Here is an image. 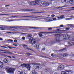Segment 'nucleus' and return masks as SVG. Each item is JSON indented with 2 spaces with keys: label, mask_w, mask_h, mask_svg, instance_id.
I'll use <instances>...</instances> for the list:
<instances>
[{
  "label": "nucleus",
  "mask_w": 74,
  "mask_h": 74,
  "mask_svg": "<svg viewBox=\"0 0 74 74\" xmlns=\"http://www.w3.org/2000/svg\"><path fill=\"white\" fill-rule=\"evenodd\" d=\"M55 16L54 14H52L51 15L52 17H54Z\"/></svg>",
  "instance_id": "6e6d98bb"
},
{
  "label": "nucleus",
  "mask_w": 74,
  "mask_h": 74,
  "mask_svg": "<svg viewBox=\"0 0 74 74\" xmlns=\"http://www.w3.org/2000/svg\"><path fill=\"white\" fill-rule=\"evenodd\" d=\"M18 16H12V17H18Z\"/></svg>",
  "instance_id": "f704fd0d"
},
{
  "label": "nucleus",
  "mask_w": 74,
  "mask_h": 74,
  "mask_svg": "<svg viewBox=\"0 0 74 74\" xmlns=\"http://www.w3.org/2000/svg\"><path fill=\"white\" fill-rule=\"evenodd\" d=\"M42 12H35V13H41Z\"/></svg>",
  "instance_id": "338daca9"
},
{
  "label": "nucleus",
  "mask_w": 74,
  "mask_h": 74,
  "mask_svg": "<svg viewBox=\"0 0 74 74\" xmlns=\"http://www.w3.org/2000/svg\"><path fill=\"white\" fill-rule=\"evenodd\" d=\"M49 4H50V3H47L46 2L45 5H46V6H47L48 5H49Z\"/></svg>",
  "instance_id": "c756f323"
},
{
  "label": "nucleus",
  "mask_w": 74,
  "mask_h": 74,
  "mask_svg": "<svg viewBox=\"0 0 74 74\" xmlns=\"http://www.w3.org/2000/svg\"><path fill=\"white\" fill-rule=\"evenodd\" d=\"M52 28L51 27H49V28H48V30H52Z\"/></svg>",
  "instance_id": "49530a36"
},
{
  "label": "nucleus",
  "mask_w": 74,
  "mask_h": 74,
  "mask_svg": "<svg viewBox=\"0 0 74 74\" xmlns=\"http://www.w3.org/2000/svg\"><path fill=\"white\" fill-rule=\"evenodd\" d=\"M5 30V27H2V29H1V30Z\"/></svg>",
  "instance_id": "bb28decb"
},
{
  "label": "nucleus",
  "mask_w": 74,
  "mask_h": 74,
  "mask_svg": "<svg viewBox=\"0 0 74 74\" xmlns=\"http://www.w3.org/2000/svg\"><path fill=\"white\" fill-rule=\"evenodd\" d=\"M26 54H27L26 55V56H30V55H32V54L30 53H26Z\"/></svg>",
  "instance_id": "7c9ffc66"
},
{
  "label": "nucleus",
  "mask_w": 74,
  "mask_h": 74,
  "mask_svg": "<svg viewBox=\"0 0 74 74\" xmlns=\"http://www.w3.org/2000/svg\"><path fill=\"white\" fill-rule=\"evenodd\" d=\"M3 39L2 38H0V40H1V41H3Z\"/></svg>",
  "instance_id": "864d4df0"
},
{
  "label": "nucleus",
  "mask_w": 74,
  "mask_h": 74,
  "mask_svg": "<svg viewBox=\"0 0 74 74\" xmlns=\"http://www.w3.org/2000/svg\"><path fill=\"white\" fill-rule=\"evenodd\" d=\"M34 15L28 16V17H34Z\"/></svg>",
  "instance_id": "09e8293b"
},
{
  "label": "nucleus",
  "mask_w": 74,
  "mask_h": 74,
  "mask_svg": "<svg viewBox=\"0 0 74 74\" xmlns=\"http://www.w3.org/2000/svg\"><path fill=\"white\" fill-rule=\"evenodd\" d=\"M7 53H9V54H13V53L11 52H7Z\"/></svg>",
  "instance_id": "a19ab883"
},
{
  "label": "nucleus",
  "mask_w": 74,
  "mask_h": 74,
  "mask_svg": "<svg viewBox=\"0 0 74 74\" xmlns=\"http://www.w3.org/2000/svg\"><path fill=\"white\" fill-rule=\"evenodd\" d=\"M69 3L70 4H73V1H72V0H71L70 1H69Z\"/></svg>",
  "instance_id": "e433bc0d"
},
{
  "label": "nucleus",
  "mask_w": 74,
  "mask_h": 74,
  "mask_svg": "<svg viewBox=\"0 0 74 74\" xmlns=\"http://www.w3.org/2000/svg\"><path fill=\"white\" fill-rule=\"evenodd\" d=\"M6 70L8 73L14 74V71L15 70V69L8 67L6 68Z\"/></svg>",
  "instance_id": "f257e3e1"
},
{
  "label": "nucleus",
  "mask_w": 74,
  "mask_h": 74,
  "mask_svg": "<svg viewBox=\"0 0 74 74\" xmlns=\"http://www.w3.org/2000/svg\"><path fill=\"white\" fill-rule=\"evenodd\" d=\"M23 48H24L25 49H28V50H30V51H33V50L32 49L29 48H26V47H28L27 45H26L24 44L23 45Z\"/></svg>",
  "instance_id": "1a4fd4ad"
},
{
  "label": "nucleus",
  "mask_w": 74,
  "mask_h": 74,
  "mask_svg": "<svg viewBox=\"0 0 74 74\" xmlns=\"http://www.w3.org/2000/svg\"><path fill=\"white\" fill-rule=\"evenodd\" d=\"M40 2H41V0H36L35 1L31 2L30 4L29 3V4L30 5H36V4L38 5L39 3H40Z\"/></svg>",
  "instance_id": "f03ea898"
},
{
  "label": "nucleus",
  "mask_w": 74,
  "mask_h": 74,
  "mask_svg": "<svg viewBox=\"0 0 74 74\" xmlns=\"http://www.w3.org/2000/svg\"><path fill=\"white\" fill-rule=\"evenodd\" d=\"M4 63H7V62H8V60L6 58L4 59Z\"/></svg>",
  "instance_id": "6ab92c4d"
},
{
  "label": "nucleus",
  "mask_w": 74,
  "mask_h": 74,
  "mask_svg": "<svg viewBox=\"0 0 74 74\" xmlns=\"http://www.w3.org/2000/svg\"><path fill=\"white\" fill-rule=\"evenodd\" d=\"M39 36L40 37H41L43 36V35H42V34L41 32L39 33Z\"/></svg>",
  "instance_id": "393cba45"
},
{
  "label": "nucleus",
  "mask_w": 74,
  "mask_h": 74,
  "mask_svg": "<svg viewBox=\"0 0 74 74\" xmlns=\"http://www.w3.org/2000/svg\"><path fill=\"white\" fill-rule=\"evenodd\" d=\"M6 27L8 28V30H12L13 31L15 30L14 29H12L11 28H16L17 27L16 26H7Z\"/></svg>",
  "instance_id": "39448f33"
},
{
  "label": "nucleus",
  "mask_w": 74,
  "mask_h": 74,
  "mask_svg": "<svg viewBox=\"0 0 74 74\" xmlns=\"http://www.w3.org/2000/svg\"><path fill=\"white\" fill-rule=\"evenodd\" d=\"M45 20H51V18L49 17H47L45 18Z\"/></svg>",
  "instance_id": "a878e982"
},
{
  "label": "nucleus",
  "mask_w": 74,
  "mask_h": 74,
  "mask_svg": "<svg viewBox=\"0 0 74 74\" xmlns=\"http://www.w3.org/2000/svg\"><path fill=\"white\" fill-rule=\"evenodd\" d=\"M21 66L22 67H25L27 68L28 70H30L31 66H30V65L28 64H22Z\"/></svg>",
  "instance_id": "7ed1b4c3"
},
{
  "label": "nucleus",
  "mask_w": 74,
  "mask_h": 74,
  "mask_svg": "<svg viewBox=\"0 0 74 74\" xmlns=\"http://www.w3.org/2000/svg\"><path fill=\"white\" fill-rule=\"evenodd\" d=\"M53 21H56V18H53Z\"/></svg>",
  "instance_id": "4d7b16f0"
},
{
  "label": "nucleus",
  "mask_w": 74,
  "mask_h": 74,
  "mask_svg": "<svg viewBox=\"0 0 74 74\" xmlns=\"http://www.w3.org/2000/svg\"><path fill=\"white\" fill-rule=\"evenodd\" d=\"M5 46H6V47H8L9 48V49H12V47H10L8 45H5Z\"/></svg>",
  "instance_id": "c85d7f7f"
},
{
  "label": "nucleus",
  "mask_w": 74,
  "mask_h": 74,
  "mask_svg": "<svg viewBox=\"0 0 74 74\" xmlns=\"http://www.w3.org/2000/svg\"><path fill=\"white\" fill-rule=\"evenodd\" d=\"M71 41H74V38L73 39V38H71Z\"/></svg>",
  "instance_id": "de8ad7c7"
},
{
  "label": "nucleus",
  "mask_w": 74,
  "mask_h": 74,
  "mask_svg": "<svg viewBox=\"0 0 74 74\" xmlns=\"http://www.w3.org/2000/svg\"><path fill=\"white\" fill-rule=\"evenodd\" d=\"M13 45H14V46H17V45L16 44L14 43L13 44Z\"/></svg>",
  "instance_id": "3c124183"
},
{
  "label": "nucleus",
  "mask_w": 74,
  "mask_h": 74,
  "mask_svg": "<svg viewBox=\"0 0 74 74\" xmlns=\"http://www.w3.org/2000/svg\"><path fill=\"white\" fill-rule=\"evenodd\" d=\"M71 8H72L73 9H72V10H74V7H71Z\"/></svg>",
  "instance_id": "5fc2aeb1"
},
{
  "label": "nucleus",
  "mask_w": 74,
  "mask_h": 74,
  "mask_svg": "<svg viewBox=\"0 0 74 74\" xmlns=\"http://www.w3.org/2000/svg\"><path fill=\"white\" fill-rule=\"evenodd\" d=\"M58 35H59V37H62V34H55V36H57Z\"/></svg>",
  "instance_id": "4be33fe9"
},
{
  "label": "nucleus",
  "mask_w": 74,
  "mask_h": 74,
  "mask_svg": "<svg viewBox=\"0 0 74 74\" xmlns=\"http://www.w3.org/2000/svg\"><path fill=\"white\" fill-rule=\"evenodd\" d=\"M70 0H62V2L63 3H67Z\"/></svg>",
  "instance_id": "9b49d317"
},
{
  "label": "nucleus",
  "mask_w": 74,
  "mask_h": 74,
  "mask_svg": "<svg viewBox=\"0 0 74 74\" xmlns=\"http://www.w3.org/2000/svg\"><path fill=\"white\" fill-rule=\"evenodd\" d=\"M21 5H25V3H24V2H22L21 3Z\"/></svg>",
  "instance_id": "a18cd8bd"
},
{
  "label": "nucleus",
  "mask_w": 74,
  "mask_h": 74,
  "mask_svg": "<svg viewBox=\"0 0 74 74\" xmlns=\"http://www.w3.org/2000/svg\"><path fill=\"white\" fill-rule=\"evenodd\" d=\"M60 33V32H55V33H56V34H57L58 33Z\"/></svg>",
  "instance_id": "13d9d810"
},
{
  "label": "nucleus",
  "mask_w": 74,
  "mask_h": 74,
  "mask_svg": "<svg viewBox=\"0 0 74 74\" xmlns=\"http://www.w3.org/2000/svg\"><path fill=\"white\" fill-rule=\"evenodd\" d=\"M3 63L0 61V68L1 69V68H3Z\"/></svg>",
  "instance_id": "ddd939ff"
},
{
  "label": "nucleus",
  "mask_w": 74,
  "mask_h": 74,
  "mask_svg": "<svg viewBox=\"0 0 74 74\" xmlns=\"http://www.w3.org/2000/svg\"><path fill=\"white\" fill-rule=\"evenodd\" d=\"M65 29L66 30H70V28H66Z\"/></svg>",
  "instance_id": "603ef678"
},
{
  "label": "nucleus",
  "mask_w": 74,
  "mask_h": 74,
  "mask_svg": "<svg viewBox=\"0 0 74 74\" xmlns=\"http://www.w3.org/2000/svg\"><path fill=\"white\" fill-rule=\"evenodd\" d=\"M51 56H52V57H53L54 56H53V53L51 54Z\"/></svg>",
  "instance_id": "680f3d73"
},
{
  "label": "nucleus",
  "mask_w": 74,
  "mask_h": 74,
  "mask_svg": "<svg viewBox=\"0 0 74 74\" xmlns=\"http://www.w3.org/2000/svg\"><path fill=\"white\" fill-rule=\"evenodd\" d=\"M67 26H73V25L72 24H68L67 25Z\"/></svg>",
  "instance_id": "8fccbe9b"
},
{
  "label": "nucleus",
  "mask_w": 74,
  "mask_h": 74,
  "mask_svg": "<svg viewBox=\"0 0 74 74\" xmlns=\"http://www.w3.org/2000/svg\"><path fill=\"white\" fill-rule=\"evenodd\" d=\"M22 39L23 40H25V37H23L22 38Z\"/></svg>",
  "instance_id": "37998d69"
},
{
  "label": "nucleus",
  "mask_w": 74,
  "mask_h": 74,
  "mask_svg": "<svg viewBox=\"0 0 74 74\" xmlns=\"http://www.w3.org/2000/svg\"><path fill=\"white\" fill-rule=\"evenodd\" d=\"M68 43L69 46H73V45H74V43L73 42H68Z\"/></svg>",
  "instance_id": "f8f14e48"
},
{
  "label": "nucleus",
  "mask_w": 74,
  "mask_h": 74,
  "mask_svg": "<svg viewBox=\"0 0 74 74\" xmlns=\"http://www.w3.org/2000/svg\"><path fill=\"white\" fill-rule=\"evenodd\" d=\"M8 41H10V42H13V40H11V39H8Z\"/></svg>",
  "instance_id": "c9c22d12"
},
{
  "label": "nucleus",
  "mask_w": 74,
  "mask_h": 74,
  "mask_svg": "<svg viewBox=\"0 0 74 74\" xmlns=\"http://www.w3.org/2000/svg\"><path fill=\"white\" fill-rule=\"evenodd\" d=\"M1 51H3V52H7V51L6 50H2Z\"/></svg>",
  "instance_id": "bf43d9fd"
},
{
  "label": "nucleus",
  "mask_w": 74,
  "mask_h": 74,
  "mask_svg": "<svg viewBox=\"0 0 74 74\" xmlns=\"http://www.w3.org/2000/svg\"><path fill=\"white\" fill-rule=\"evenodd\" d=\"M32 73L33 74H37V73L34 70L32 71Z\"/></svg>",
  "instance_id": "412c9836"
},
{
  "label": "nucleus",
  "mask_w": 74,
  "mask_h": 74,
  "mask_svg": "<svg viewBox=\"0 0 74 74\" xmlns=\"http://www.w3.org/2000/svg\"><path fill=\"white\" fill-rule=\"evenodd\" d=\"M65 71L66 72H68V73H73V71H71V70L68 71L67 70H66ZM70 72V73H69Z\"/></svg>",
  "instance_id": "f3484780"
},
{
  "label": "nucleus",
  "mask_w": 74,
  "mask_h": 74,
  "mask_svg": "<svg viewBox=\"0 0 74 74\" xmlns=\"http://www.w3.org/2000/svg\"><path fill=\"white\" fill-rule=\"evenodd\" d=\"M34 47L36 49H39V45H34Z\"/></svg>",
  "instance_id": "aec40b11"
},
{
  "label": "nucleus",
  "mask_w": 74,
  "mask_h": 74,
  "mask_svg": "<svg viewBox=\"0 0 74 74\" xmlns=\"http://www.w3.org/2000/svg\"><path fill=\"white\" fill-rule=\"evenodd\" d=\"M71 18H66V20H70V19H73L74 18V16H71Z\"/></svg>",
  "instance_id": "5701e85b"
},
{
  "label": "nucleus",
  "mask_w": 74,
  "mask_h": 74,
  "mask_svg": "<svg viewBox=\"0 0 74 74\" xmlns=\"http://www.w3.org/2000/svg\"><path fill=\"white\" fill-rule=\"evenodd\" d=\"M56 32H62V30H60L59 29H57Z\"/></svg>",
  "instance_id": "72a5a7b5"
},
{
  "label": "nucleus",
  "mask_w": 74,
  "mask_h": 74,
  "mask_svg": "<svg viewBox=\"0 0 74 74\" xmlns=\"http://www.w3.org/2000/svg\"><path fill=\"white\" fill-rule=\"evenodd\" d=\"M63 27V25H60V27Z\"/></svg>",
  "instance_id": "473e14b6"
},
{
  "label": "nucleus",
  "mask_w": 74,
  "mask_h": 74,
  "mask_svg": "<svg viewBox=\"0 0 74 74\" xmlns=\"http://www.w3.org/2000/svg\"><path fill=\"white\" fill-rule=\"evenodd\" d=\"M7 57L8 58H10V59H11V57L10 56H7Z\"/></svg>",
  "instance_id": "69168bd1"
},
{
  "label": "nucleus",
  "mask_w": 74,
  "mask_h": 74,
  "mask_svg": "<svg viewBox=\"0 0 74 74\" xmlns=\"http://www.w3.org/2000/svg\"><path fill=\"white\" fill-rule=\"evenodd\" d=\"M64 69V66L63 64L60 65L58 67L57 69L58 70L61 71Z\"/></svg>",
  "instance_id": "423d86ee"
},
{
  "label": "nucleus",
  "mask_w": 74,
  "mask_h": 74,
  "mask_svg": "<svg viewBox=\"0 0 74 74\" xmlns=\"http://www.w3.org/2000/svg\"><path fill=\"white\" fill-rule=\"evenodd\" d=\"M25 11H33L32 9H24Z\"/></svg>",
  "instance_id": "a211bd4d"
},
{
  "label": "nucleus",
  "mask_w": 74,
  "mask_h": 74,
  "mask_svg": "<svg viewBox=\"0 0 74 74\" xmlns=\"http://www.w3.org/2000/svg\"><path fill=\"white\" fill-rule=\"evenodd\" d=\"M5 7H10V5H5Z\"/></svg>",
  "instance_id": "052dcab7"
},
{
  "label": "nucleus",
  "mask_w": 74,
  "mask_h": 74,
  "mask_svg": "<svg viewBox=\"0 0 74 74\" xmlns=\"http://www.w3.org/2000/svg\"><path fill=\"white\" fill-rule=\"evenodd\" d=\"M29 28L30 29H44V28H39V27H29Z\"/></svg>",
  "instance_id": "9d476101"
},
{
  "label": "nucleus",
  "mask_w": 74,
  "mask_h": 74,
  "mask_svg": "<svg viewBox=\"0 0 74 74\" xmlns=\"http://www.w3.org/2000/svg\"><path fill=\"white\" fill-rule=\"evenodd\" d=\"M1 48H6V49H8V48H7V47L5 46H1Z\"/></svg>",
  "instance_id": "2f4dec72"
},
{
  "label": "nucleus",
  "mask_w": 74,
  "mask_h": 74,
  "mask_svg": "<svg viewBox=\"0 0 74 74\" xmlns=\"http://www.w3.org/2000/svg\"><path fill=\"white\" fill-rule=\"evenodd\" d=\"M58 19H63V18H64V15H62L60 17H58Z\"/></svg>",
  "instance_id": "2eb2a0df"
},
{
  "label": "nucleus",
  "mask_w": 74,
  "mask_h": 74,
  "mask_svg": "<svg viewBox=\"0 0 74 74\" xmlns=\"http://www.w3.org/2000/svg\"><path fill=\"white\" fill-rule=\"evenodd\" d=\"M26 17H29L28 16H21L20 18H25Z\"/></svg>",
  "instance_id": "79ce46f5"
},
{
  "label": "nucleus",
  "mask_w": 74,
  "mask_h": 74,
  "mask_svg": "<svg viewBox=\"0 0 74 74\" xmlns=\"http://www.w3.org/2000/svg\"><path fill=\"white\" fill-rule=\"evenodd\" d=\"M42 4V5H45V4L46 3V1H42L41 2Z\"/></svg>",
  "instance_id": "dca6fc26"
},
{
  "label": "nucleus",
  "mask_w": 74,
  "mask_h": 74,
  "mask_svg": "<svg viewBox=\"0 0 74 74\" xmlns=\"http://www.w3.org/2000/svg\"><path fill=\"white\" fill-rule=\"evenodd\" d=\"M33 64L34 65V67L35 69H41L42 68L41 66L40 65L38 66L37 65V64L34 63Z\"/></svg>",
  "instance_id": "0eeeda50"
},
{
  "label": "nucleus",
  "mask_w": 74,
  "mask_h": 74,
  "mask_svg": "<svg viewBox=\"0 0 74 74\" xmlns=\"http://www.w3.org/2000/svg\"><path fill=\"white\" fill-rule=\"evenodd\" d=\"M42 16H36L35 17H33L34 18H40V19H42Z\"/></svg>",
  "instance_id": "b1692460"
},
{
  "label": "nucleus",
  "mask_w": 74,
  "mask_h": 74,
  "mask_svg": "<svg viewBox=\"0 0 74 74\" xmlns=\"http://www.w3.org/2000/svg\"><path fill=\"white\" fill-rule=\"evenodd\" d=\"M0 15H6V14H0Z\"/></svg>",
  "instance_id": "e2e57ef3"
},
{
  "label": "nucleus",
  "mask_w": 74,
  "mask_h": 74,
  "mask_svg": "<svg viewBox=\"0 0 74 74\" xmlns=\"http://www.w3.org/2000/svg\"><path fill=\"white\" fill-rule=\"evenodd\" d=\"M61 56L63 57H67V56H68V54L67 53L63 54L61 55Z\"/></svg>",
  "instance_id": "4468645a"
},
{
  "label": "nucleus",
  "mask_w": 74,
  "mask_h": 74,
  "mask_svg": "<svg viewBox=\"0 0 74 74\" xmlns=\"http://www.w3.org/2000/svg\"><path fill=\"white\" fill-rule=\"evenodd\" d=\"M64 50H65V49H62L60 50V51L61 52H62V51H64Z\"/></svg>",
  "instance_id": "4c0bfd02"
},
{
  "label": "nucleus",
  "mask_w": 74,
  "mask_h": 74,
  "mask_svg": "<svg viewBox=\"0 0 74 74\" xmlns=\"http://www.w3.org/2000/svg\"><path fill=\"white\" fill-rule=\"evenodd\" d=\"M61 32H66V30H61Z\"/></svg>",
  "instance_id": "774afa93"
},
{
  "label": "nucleus",
  "mask_w": 74,
  "mask_h": 74,
  "mask_svg": "<svg viewBox=\"0 0 74 74\" xmlns=\"http://www.w3.org/2000/svg\"><path fill=\"white\" fill-rule=\"evenodd\" d=\"M48 33H55V32H47V34Z\"/></svg>",
  "instance_id": "c03bdc74"
},
{
  "label": "nucleus",
  "mask_w": 74,
  "mask_h": 74,
  "mask_svg": "<svg viewBox=\"0 0 74 74\" xmlns=\"http://www.w3.org/2000/svg\"><path fill=\"white\" fill-rule=\"evenodd\" d=\"M40 33L42 34H43L44 33H46V34H48V32H41Z\"/></svg>",
  "instance_id": "58836bf2"
},
{
  "label": "nucleus",
  "mask_w": 74,
  "mask_h": 74,
  "mask_svg": "<svg viewBox=\"0 0 74 74\" xmlns=\"http://www.w3.org/2000/svg\"><path fill=\"white\" fill-rule=\"evenodd\" d=\"M7 33H8V34H12V33H14V32H7Z\"/></svg>",
  "instance_id": "cd10ccee"
},
{
  "label": "nucleus",
  "mask_w": 74,
  "mask_h": 74,
  "mask_svg": "<svg viewBox=\"0 0 74 74\" xmlns=\"http://www.w3.org/2000/svg\"><path fill=\"white\" fill-rule=\"evenodd\" d=\"M27 36L28 37H32V35L28 34L27 35Z\"/></svg>",
  "instance_id": "ea45409f"
},
{
  "label": "nucleus",
  "mask_w": 74,
  "mask_h": 74,
  "mask_svg": "<svg viewBox=\"0 0 74 74\" xmlns=\"http://www.w3.org/2000/svg\"><path fill=\"white\" fill-rule=\"evenodd\" d=\"M69 38H70V36L68 35H66V36H64L63 37V40H65L66 39L68 40L69 39Z\"/></svg>",
  "instance_id": "6e6552de"
},
{
  "label": "nucleus",
  "mask_w": 74,
  "mask_h": 74,
  "mask_svg": "<svg viewBox=\"0 0 74 74\" xmlns=\"http://www.w3.org/2000/svg\"><path fill=\"white\" fill-rule=\"evenodd\" d=\"M14 42H17V40H14Z\"/></svg>",
  "instance_id": "0e129e2a"
},
{
  "label": "nucleus",
  "mask_w": 74,
  "mask_h": 74,
  "mask_svg": "<svg viewBox=\"0 0 74 74\" xmlns=\"http://www.w3.org/2000/svg\"><path fill=\"white\" fill-rule=\"evenodd\" d=\"M29 42L32 45H34L36 44V40L33 38L31 37L29 40Z\"/></svg>",
  "instance_id": "20e7f679"
}]
</instances>
